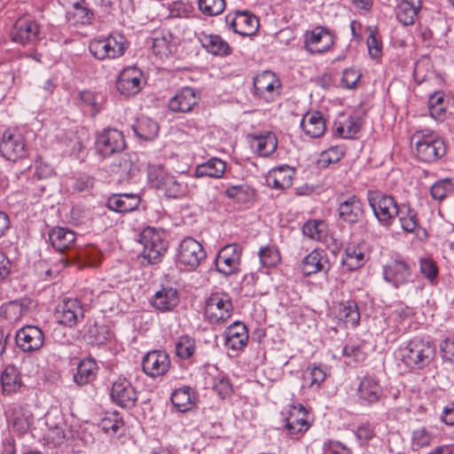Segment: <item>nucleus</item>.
Wrapping results in <instances>:
<instances>
[{
  "instance_id": "obj_1",
  "label": "nucleus",
  "mask_w": 454,
  "mask_h": 454,
  "mask_svg": "<svg viewBox=\"0 0 454 454\" xmlns=\"http://www.w3.org/2000/svg\"><path fill=\"white\" fill-rule=\"evenodd\" d=\"M435 347L429 340L416 337L398 349V356L409 369H423L434 359Z\"/></svg>"
},
{
  "instance_id": "obj_2",
  "label": "nucleus",
  "mask_w": 454,
  "mask_h": 454,
  "mask_svg": "<svg viewBox=\"0 0 454 454\" xmlns=\"http://www.w3.org/2000/svg\"><path fill=\"white\" fill-rule=\"evenodd\" d=\"M418 158L425 162H434L446 153L443 139L432 130L417 131L412 136Z\"/></svg>"
},
{
  "instance_id": "obj_3",
  "label": "nucleus",
  "mask_w": 454,
  "mask_h": 454,
  "mask_svg": "<svg viewBox=\"0 0 454 454\" xmlns=\"http://www.w3.org/2000/svg\"><path fill=\"white\" fill-rule=\"evenodd\" d=\"M147 176L149 184L168 198H181L188 192L187 184L178 181L160 165L149 166Z\"/></svg>"
},
{
  "instance_id": "obj_4",
  "label": "nucleus",
  "mask_w": 454,
  "mask_h": 454,
  "mask_svg": "<svg viewBox=\"0 0 454 454\" xmlns=\"http://www.w3.org/2000/svg\"><path fill=\"white\" fill-rule=\"evenodd\" d=\"M367 200L378 222L382 226H391L400 206L395 199L379 191H368Z\"/></svg>"
},
{
  "instance_id": "obj_5",
  "label": "nucleus",
  "mask_w": 454,
  "mask_h": 454,
  "mask_svg": "<svg viewBox=\"0 0 454 454\" xmlns=\"http://www.w3.org/2000/svg\"><path fill=\"white\" fill-rule=\"evenodd\" d=\"M139 243L143 246V250L140 253L143 265L159 263L168 250V246L160 233L151 227L145 228L141 231Z\"/></svg>"
},
{
  "instance_id": "obj_6",
  "label": "nucleus",
  "mask_w": 454,
  "mask_h": 454,
  "mask_svg": "<svg viewBox=\"0 0 454 454\" xmlns=\"http://www.w3.org/2000/svg\"><path fill=\"white\" fill-rule=\"evenodd\" d=\"M128 43L121 34H111L106 37L96 38L90 41V52L98 59H117L121 57Z\"/></svg>"
},
{
  "instance_id": "obj_7",
  "label": "nucleus",
  "mask_w": 454,
  "mask_h": 454,
  "mask_svg": "<svg viewBox=\"0 0 454 454\" xmlns=\"http://www.w3.org/2000/svg\"><path fill=\"white\" fill-rule=\"evenodd\" d=\"M207 257L202 245L192 237H185L179 243L176 261L180 266L194 270Z\"/></svg>"
},
{
  "instance_id": "obj_8",
  "label": "nucleus",
  "mask_w": 454,
  "mask_h": 454,
  "mask_svg": "<svg viewBox=\"0 0 454 454\" xmlns=\"http://www.w3.org/2000/svg\"><path fill=\"white\" fill-rule=\"evenodd\" d=\"M336 36L329 28L317 26L303 35V49L310 54H322L330 51L335 43Z\"/></svg>"
},
{
  "instance_id": "obj_9",
  "label": "nucleus",
  "mask_w": 454,
  "mask_h": 454,
  "mask_svg": "<svg viewBox=\"0 0 454 454\" xmlns=\"http://www.w3.org/2000/svg\"><path fill=\"white\" fill-rule=\"evenodd\" d=\"M232 310L231 299L226 293H214L207 300L205 313L213 324H219L229 319Z\"/></svg>"
},
{
  "instance_id": "obj_10",
  "label": "nucleus",
  "mask_w": 454,
  "mask_h": 454,
  "mask_svg": "<svg viewBox=\"0 0 454 454\" xmlns=\"http://www.w3.org/2000/svg\"><path fill=\"white\" fill-rule=\"evenodd\" d=\"M2 156L11 161H17L27 154V146L24 136L16 129L4 132L0 142Z\"/></svg>"
},
{
  "instance_id": "obj_11",
  "label": "nucleus",
  "mask_w": 454,
  "mask_h": 454,
  "mask_svg": "<svg viewBox=\"0 0 454 454\" xmlns=\"http://www.w3.org/2000/svg\"><path fill=\"white\" fill-rule=\"evenodd\" d=\"M338 215L344 223L354 225L363 221L365 215L364 205L355 194L338 196Z\"/></svg>"
},
{
  "instance_id": "obj_12",
  "label": "nucleus",
  "mask_w": 454,
  "mask_h": 454,
  "mask_svg": "<svg viewBox=\"0 0 454 454\" xmlns=\"http://www.w3.org/2000/svg\"><path fill=\"white\" fill-rule=\"evenodd\" d=\"M124 135L116 129H105L96 138L95 148L98 154L109 157L124 150Z\"/></svg>"
},
{
  "instance_id": "obj_13",
  "label": "nucleus",
  "mask_w": 454,
  "mask_h": 454,
  "mask_svg": "<svg viewBox=\"0 0 454 454\" xmlns=\"http://www.w3.org/2000/svg\"><path fill=\"white\" fill-rule=\"evenodd\" d=\"M54 317L59 325L72 328L82 321L84 309L79 300L65 299L56 307Z\"/></svg>"
},
{
  "instance_id": "obj_14",
  "label": "nucleus",
  "mask_w": 454,
  "mask_h": 454,
  "mask_svg": "<svg viewBox=\"0 0 454 454\" xmlns=\"http://www.w3.org/2000/svg\"><path fill=\"white\" fill-rule=\"evenodd\" d=\"M412 276L411 265L403 259L395 258L383 266V278L395 288L408 284Z\"/></svg>"
},
{
  "instance_id": "obj_15",
  "label": "nucleus",
  "mask_w": 454,
  "mask_h": 454,
  "mask_svg": "<svg viewBox=\"0 0 454 454\" xmlns=\"http://www.w3.org/2000/svg\"><path fill=\"white\" fill-rule=\"evenodd\" d=\"M225 23L234 33L243 36L254 35L259 27V20L248 11H236L225 16Z\"/></svg>"
},
{
  "instance_id": "obj_16",
  "label": "nucleus",
  "mask_w": 454,
  "mask_h": 454,
  "mask_svg": "<svg viewBox=\"0 0 454 454\" xmlns=\"http://www.w3.org/2000/svg\"><path fill=\"white\" fill-rule=\"evenodd\" d=\"M242 249L236 244L224 246L215 258V267L218 272L224 276L236 273L240 264Z\"/></svg>"
},
{
  "instance_id": "obj_17",
  "label": "nucleus",
  "mask_w": 454,
  "mask_h": 454,
  "mask_svg": "<svg viewBox=\"0 0 454 454\" xmlns=\"http://www.w3.org/2000/svg\"><path fill=\"white\" fill-rule=\"evenodd\" d=\"M110 397L116 405L130 409L137 403V392L128 379L120 377L112 384Z\"/></svg>"
},
{
  "instance_id": "obj_18",
  "label": "nucleus",
  "mask_w": 454,
  "mask_h": 454,
  "mask_svg": "<svg viewBox=\"0 0 454 454\" xmlns=\"http://www.w3.org/2000/svg\"><path fill=\"white\" fill-rule=\"evenodd\" d=\"M15 340L23 352L31 353L43 347L44 334L38 326L27 325L17 331Z\"/></svg>"
},
{
  "instance_id": "obj_19",
  "label": "nucleus",
  "mask_w": 454,
  "mask_h": 454,
  "mask_svg": "<svg viewBox=\"0 0 454 454\" xmlns=\"http://www.w3.org/2000/svg\"><path fill=\"white\" fill-rule=\"evenodd\" d=\"M143 73L136 67H125L118 75L117 90L124 97H132L142 90Z\"/></svg>"
},
{
  "instance_id": "obj_20",
  "label": "nucleus",
  "mask_w": 454,
  "mask_h": 454,
  "mask_svg": "<svg viewBox=\"0 0 454 454\" xmlns=\"http://www.w3.org/2000/svg\"><path fill=\"white\" fill-rule=\"evenodd\" d=\"M39 25L29 18L19 19L11 32L12 40L22 45L35 43L39 40Z\"/></svg>"
},
{
  "instance_id": "obj_21",
  "label": "nucleus",
  "mask_w": 454,
  "mask_h": 454,
  "mask_svg": "<svg viewBox=\"0 0 454 454\" xmlns=\"http://www.w3.org/2000/svg\"><path fill=\"white\" fill-rule=\"evenodd\" d=\"M280 82L271 71H264L254 79V94L265 102H271L278 95Z\"/></svg>"
},
{
  "instance_id": "obj_22",
  "label": "nucleus",
  "mask_w": 454,
  "mask_h": 454,
  "mask_svg": "<svg viewBox=\"0 0 454 454\" xmlns=\"http://www.w3.org/2000/svg\"><path fill=\"white\" fill-rule=\"evenodd\" d=\"M170 358L167 352L153 350L148 352L144 356L142 368L147 376L151 378H157L167 373L170 367Z\"/></svg>"
},
{
  "instance_id": "obj_23",
  "label": "nucleus",
  "mask_w": 454,
  "mask_h": 454,
  "mask_svg": "<svg viewBox=\"0 0 454 454\" xmlns=\"http://www.w3.org/2000/svg\"><path fill=\"white\" fill-rule=\"evenodd\" d=\"M301 270L305 277H309L318 272L327 274L331 270L327 253L324 249H313L302 259Z\"/></svg>"
},
{
  "instance_id": "obj_24",
  "label": "nucleus",
  "mask_w": 454,
  "mask_h": 454,
  "mask_svg": "<svg viewBox=\"0 0 454 454\" xmlns=\"http://www.w3.org/2000/svg\"><path fill=\"white\" fill-rule=\"evenodd\" d=\"M200 96L190 87H184L176 91L168 100V108L174 113H189L198 105Z\"/></svg>"
},
{
  "instance_id": "obj_25",
  "label": "nucleus",
  "mask_w": 454,
  "mask_h": 454,
  "mask_svg": "<svg viewBox=\"0 0 454 454\" xmlns=\"http://www.w3.org/2000/svg\"><path fill=\"white\" fill-rule=\"evenodd\" d=\"M285 426H312L314 416L303 405L291 404L287 405L281 411Z\"/></svg>"
},
{
  "instance_id": "obj_26",
  "label": "nucleus",
  "mask_w": 454,
  "mask_h": 454,
  "mask_svg": "<svg viewBox=\"0 0 454 454\" xmlns=\"http://www.w3.org/2000/svg\"><path fill=\"white\" fill-rule=\"evenodd\" d=\"M140 201L136 193H115L107 199L106 207L116 213L125 214L136 210Z\"/></svg>"
},
{
  "instance_id": "obj_27",
  "label": "nucleus",
  "mask_w": 454,
  "mask_h": 454,
  "mask_svg": "<svg viewBox=\"0 0 454 454\" xmlns=\"http://www.w3.org/2000/svg\"><path fill=\"white\" fill-rule=\"evenodd\" d=\"M295 169L288 165H281L270 169L266 176L268 185L277 190H285L293 184Z\"/></svg>"
},
{
  "instance_id": "obj_28",
  "label": "nucleus",
  "mask_w": 454,
  "mask_h": 454,
  "mask_svg": "<svg viewBox=\"0 0 454 454\" xmlns=\"http://www.w3.org/2000/svg\"><path fill=\"white\" fill-rule=\"evenodd\" d=\"M249 139L251 147L262 157L271 155L278 147V138L271 131L250 135Z\"/></svg>"
},
{
  "instance_id": "obj_29",
  "label": "nucleus",
  "mask_w": 454,
  "mask_h": 454,
  "mask_svg": "<svg viewBox=\"0 0 454 454\" xmlns=\"http://www.w3.org/2000/svg\"><path fill=\"white\" fill-rule=\"evenodd\" d=\"M225 346L233 350H240L247 346L248 331L245 324L234 322L225 330Z\"/></svg>"
},
{
  "instance_id": "obj_30",
  "label": "nucleus",
  "mask_w": 454,
  "mask_h": 454,
  "mask_svg": "<svg viewBox=\"0 0 454 454\" xmlns=\"http://www.w3.org/2000/svg\"><path fill=\"white\" fill-rule=\"evenodd\" d=\"M179 303V295L173 287H162L151 299L152 306L161 312L172 310Z\"/></svg>"
},
{
  "instance_id": "obj_31",
  "label": "nucleus",
  "mask_w": 454,
  "mask_h": 454,
  "mask_svg": "<svg viewBox=\"0 0 454 454\" xmlns=\"http://www.w3.org/2000/svg\"><path fill=\"white\" fill-rule=\"evenodd\" d=\"M201 46L215 56H227L231 54V47L220 35L201 33L199 36Z\"/></svg>"
},
{
  "instance_id": "obj_32",
  "label": "nucleus",
  "mask_w": 454,
  "mask_h": 454,
  "mask_svg": "<svg viewBox=\"0 0 454 454\" xmlns=\"http://www.w3.org/2000/svg\"><path fill=\"white\" fill-rule=\"evenodd\" d=\"M421 8V0H402L395 8L396 19L403 26L413 25Z\"/></svg>"
},
{
  "instance_id": "obj_33",
  "label": "nucleus",
  "mask_w": 454,
  "mask_h": 454,
  "mask_svg": "<svg viewBox=\"0 0 454 454\" xmlns=\"http://www.w3.org/2000/svg\"><path fill=\"white\" fill-rule=\"evenodd\" d=\"M301 127L306 135L313 138L323 136L326 129L325 121L319 112L306 114L301 121Z\"/></svg>"
},
{
  "instance_id": "obj_34",
  "label": "nucleus",
  "mask_w": 454,
  "mask_h": 454,
  "mask_svg": "<svg viewBox=\"0 0 454 454\" xmlns=\"http://www.w3.org/2000/svg\"><path fill=\"white\" fill-rule=\"evenodd\" d=\"M226 170V162L219 158L213 157L206 162L199 164L193 176L197 178L211 177L221 178Z\"/></svg>"
},
{
  "instance_id": "obj_35",
  "label": "nucleus",
  "mask_w": 454,
  "mask_h": 454,
  "mask_svg": "<svg viewBox=\"0 0 454 454\" xmlns=\"http://www.w3.org/2000/svg\"><path fill=\"white\" fill-rule=\"evenodd\" d=\"M382 395V388L376 378L364 376L358 387V395L363 401L373 403L379 401Z\"/></svg>"
},
{
  "instance_id": "obj_36",
  "label": "nucleus",
  "mask_w": 454,
  "mask_h": 454,
  "mask_svg": "<svg viewBox=\"0 0 454 454\" xmlns=\"http://www.w3.org/2000/svg\"><path fill=\"white\" fill-rule=\"evenodd\" d=\"M75 233L64 227H55L49 233V241L60 253L69 248L75 240Z\"/></svg>"
},
{
  "instance_id": "obj_37",
  "label": "nucleus",
  "mask_w": 454,
  "mask_h": 454,
  "mask_svg": "<svg viewBox=\"0 0 454 454\" xmlns=\"http://www.w3.org/2000/svg\"><path fill=\"white\" fill-rule=\"evenodd\" d=\"M51 429L52 432L57 431V434L61 430L63 440H66L74 447H80L93 441L92 435L86 432L85 427H65L64 429L62 427H51Z\"/></svg>"
},
{
  "instance_id": "obj_38",
  "label": "nucleus",
  "mask_w": 454,
  "mask_h": 454,
  "mask_svg": "<svg viewBox=\"0 0 454 454\" xmlns=\"http://www.w3.org/2000/svg\"><path fill=\"white\" fill-rule=\"evenodd\" d=\"M0 381L4 395L16 393L22 385L20 373L14 365H7L4 368L1 373Z\"/></svg>"
},
{
  "instance_id": "obj_39",
  "label": "nucleus",
  "mask_w": 454,
  "mask_h": 454,
  "mask_svg": "<svg viewBox=\"0 0 454 454\" xmlns=\"http://www.w3.org/2000/svg\"><path fill=\"white\" fill-rule=\"evenodd\" d=\"M98 370V367L95 359H83L77 366V371L74 375V381L79 386L87 385L96 379Z\"/></svg>"
},
{
  "instance_id": "obj_40",
  "label": "nucleus",
  "mask_w": 454,
  "mask_h": 454,
  "mask_svg": "<svg viewBox=\"0 0 454 454\" xmlns=\"http://www.w3.org/2000/svg\"><path fill=\"white\" fill-rule=\"evenodd\" d=\"M159 129L158 123L147 116H140L132 125L135 134L145 141L154 139L158 135Z\"/></svg>"
},
{
  "instance_id": "obj_41",
  "label": "nucleus",
  "mask_w": 454,
  "mask_h": 454,
  "mask_svg": "<svg viewBox=\"0 0 454 454\" xmlns=\"http://www.w3.org/2000/svg\"><path fill=\"white\" fill-rule=\"evenodd\" d=\"M365 262V254L359 246L348 245L345 248L341 262L348 270H355L361 268Z\"/></svg>"
},
{
  "instance_id": "obj_42",
  "label": "nucleus",
  "mask_w": 454,
  "mask_h": 454,
  "mask_svg": "<svg viewBox=\"0 0 454 454\" xmlns=\"http://www.w3.org/2000/svg\"><path fill=\"white\" fill-rule=\"evenodd\" d=\"M396 217H398L401 227L405 232L413 233L419 227L418 213L409 204H400Z\"/></svg>"
},
{
  "instance_id": "obj_43",
  "label": "nucleus",
  "mask_w": 454,
  "mask_h": 454,
  "mask_svg": "<svg viewBox=\"0 0 454 454\" xmlns=\"http://www.w3.org/2000/svg\"><path fill=\"white\" fill-rule=\"evenodd\" d=\"M67 18L74 25H90L94 19V13L84 0H82L73 4L72 10L67 12Z\"/></svg>"
},
{
  "instance_id": "obj_44",
  "label": "nucleus",
  "mask_w": 454,
  "mask_h": 454,
  "mask_svg": "<svg viewBox=\"0 0 454 454\" xmlns=\"http://www.w3.org/2000/svg\"><path fill=\"white\" fill-rule=\"evenodd\" d=\"M194 393L190 387H184L172 392V404L180 412L190 411L193 407Z\"/></svg>"
},
{
  "instance_id": "obj_45",
  "label": "nucleus",
  "mask_w": 454,
  "mask_h": 454,
  "mask_svg": "<svg viewBox=\"0 0 454 454\" xmlns=\"http://www.w3.org/2000/svg\"><path fill=\"white\" fill-rule=\"evenodd\" d=\"M336 317L347 325L356 326L360 320V313L356 303L354 301L340 302L338 305Z\"/></svg>"
},
{
  "instance_id": "obj_46",
  "label": "nucleus",
  "mask_w": 454,
  "mask_h": 454,
  "mask_svg": "<svg viewBox=\"0 0 454 454\" xmlns=\"http://www.w3.org/2000/svg\"><path fill=\"white\" fill-rule=\"evenodd\" d=\"M361 120L357 116H349L343 122H334V131L341 138H353L361 129Z\"/></svg>"
},
{
  "instance_id": "obj_47",
  "label": "nucleus",
  "mask_w": 454,
  "mask_h": 454,
  "mask_svg": "<svg viewBox=\"0 0 454 454\" xmlns=\"http://www.w3.org/2000/svg\"><path fill=\"white\" fill-rule=\"evenodd\" d=\"M224 194L227 198L235 200L238 203L245 204L253 200L254 190L247 184L232 185L228 187Z\"/></svg>"
},
{
  "instance_id": "obj_48",
  "label": "nucleus",
  "mask_w": 454,
  "mask_h": 454,
  "mask_svg": "<svg viewBox=\"0 0 454 454\" xmlns=\"http://www.w3.org/2000/svg\"><path fill=\"white\" fill-rule=\"evenodd\" d=\"M302 233L310 239L323 241L327 235V224L322 220H309L303 224Z\"/></svg>"
},
{
  "instance_id": "obj_49",
  "label": "nucleus",
  "mask_w": 454,
  "mask_h": 454,
  "mask_svg": "<svg viewBox=\"0 0 454 454\" xmlns=\"http://www.w3.org/2000/svg\"><path fill=\"white\" fill-rule=\"evenodd\" d=\"M85 336L91 345L101 346L107 342L111 333L106 325L94 323L89 326Z\"/></svg>"
},
{
  "instance_id": "obj_50",
  "label": "nucleus",
  "mask_w": 454,
  "mask_h": 454,
  "mask_svg": "<svg viewBox=\"0 0 454 454\" xmlns=\"http://www.w3.org/2000/svg\"><path fill=\"white\" fill-rule=\"evenodd\" d=\"M196 351L195 339L184 334L180 336L175 344V352L177 357L187 360L193 356Z\"/></svg>"
},
{
  "instance_id": "obj_51",
  "label": "nucleus",
  "mask_w": 454,
  "mask_h": 454,
  "mask_svg": "<svg viewBox=\"0 0 454 454\" xmlns=\"http://www.w3.org/2000/svg\"><path fill=\"white\" fill-rule=\"evenodd\" d=\"M342 356L348 359V363L356 364H362L366 359V353L364 350V345L360 343L348 342L342 348Z\"/></svg>"
},
{
  "instance_id": "obj_52",
  "label": "nucleus",
  "mask_w": 454,
  "mask_h": 454,
  "mask_svg": "<svg viewBox=\"0 0 454 454\" xmlns=\"http://www.w3.org/2000/svg\"><path fill=\"white\" fill-rule=\"evenodd\" d=\"M78 105L84 111H88L91 115L99 112L98 103V95L90 90H82L77 95Z\"/></svg>"
},
{
  "instance_id": "obj_53",
  "label": "nucleus",
  "mask_w": 454,
  "mask_h": 454,
  "mask_svg": "<svg viewBox=\"0 0 454 454\" xmlns=\"http://www.w3.org/2000/svg\"><path fill=\"white\" fill-rule=\"evenodd\" d=\"M261 264L266 268L277 266L281 260L280 253L276 246L262 247L258 252Z\"/></svg>"
},
{
  "instance_id": "obj_54",
  "label": "nucleus",
  "mask_w": 454,
  "mask_h": 454,
  "mask_svg": "<svg viewBox=\"0 0 454 454\" xmlns=\"http://www.w3.org/2000/svg\"><path fill=\"white\" fill-rule=\"evenodd\" d=\"M12 426H32L35 423L33 414L22 407L13 408L7 415Z\"/></svg>"
},
{
  "instance_id": "obj_55",
  "label": "nucleus",
  "mask_w": 454,
  "mask_h": 454,
  "mask_svg": "<svg viewBox=\"0 0 454 454\" xmlns=\"http://www.w3.org/2000/svg\"><path fill=\"white\" fill-rule=\"evenodd\" d=\"M326 372L320 365L308 367L304 373L305 382H309L313 390H318L326 379Z\"/></svg>"
},
{
  "instance_id": "obj_56",
  "label": "nucleus",
  "mask_w": 454,
  "mask_h": 454,
  "mask_svg": "<svg viewBox=\"0 0 454 454\" xmlns=\"http://www.w3.org/2000/svg\"><path fill=\"white\" fill-rule=\"evenodd\" d=\"M434 436L427 427H417L411 434V447L413 450L428 447Z\"/></svg>"
},
{
  "instance_id": "obj_57",
  "label": "nucleus",
  "mask_w": 454,
  "mask_h": 454,
  "mask_svg": "<svg viewBox=\"0 0 454 454\" xmlns=\"http://www.w3.org/2000/svg\"><path fill=\"white\" fill-rule=\"evenodd\" d=\"M454 191V181L445 178L435 182L430 189L432 197L439 201L443 200L449 194Z\"/></svg>"
},
{
  "instance_id": "obj_58",
  "label": "nucleus",
  "mask_w": 454,
  "mask_h": 454,
  "mask_svg": "<svg viewBox=\"0 0 454 454\" xmlns=\"http://www.w3.org/2000/svg\"><path fill=\"white\" fill-rule=\"evenodd\" d=\"M114 171H115L116 174H119L120 182H127L136 176L138 168L129 157L124 156L121 159L119 165L116 167V169H114Z\"/></svg>"
},
{
  "instance_id": "obj_59",
  "label": "nucleus",
  "mask_w": 454,
  "mask_h": 454,
  "mask_svg": "<svg viewBox=\"0 0 454 454\" xmlns=\"http://www.w3.org/2000/svg\"><path fill=\"white\" fill-rule=\"evenodd\" d=\"M199 10L207 16H217L225 9V0H198Z\"/></svg>"
},
{
  "instance_id": "obj_60",
  "label": "nucleus",
  "mask_w": 454,
  "mask_h": 454,
  "mask_svg": "<svg viewBox=\"0 0 454 454\" xmlns=\"http://www.w3.org/2000/svg\"><path fill=\"white\" fill-rule=\"evenodd\" d=\"M213 389L223 399L230 396L233 391L229 378L221 373L214 378Z\"/></svg>"
},
{
  "instance_id": "obj_61",
  "label": "nucleus",
  "mask_w": 454,
  "mask_h": 454,
  "mask_svg": "<svg viewBox=\"0 0 454 454\" xmlns=\"http://www.w3.org/2000/svg\"><path fill=\"white\" fill-rule=\"evenodd\" d=\"M25 312V308L21 302L12 301L4 306L3 314L10 322L19 321Z\"/></svg>"
},
{
  "instance_id": "obj_62",
  "label": "nucleus",
  "mask_w": 454,
  "mask_h": 454,
  "mask_svg": "<svg viewBox=\"0 0 454 454\" xmlns=\"http://www.w3.org/2000/svg\"><path fill=\"white\" fill-rule=\"evenodd\" d=\"M361 74L354 67L344 69L340 80V85L344 89L353 90L357 87L361 79Z\"/></svg>"
},
{
  "instance_id": "obj_63",
  "label": "nucleus",
  "mask_w": 454,
  "mask_h": 454,
  "mask_svg": "<svg viewBox=\"0 0 454 454\" xmlns=\"http://www.w3.org/2000/svg\"><path fill=\"white\" fill-rule=\"evenodd\" d=\"M419 270L421 274L431 283L434 282L438 276V268L436 263L429 258H421L419 260Z\"/></svg>"
},
{
  "instance_id": "obj_64",
  "label": "nucleus",
  "mask_w": 454,
  "mask_h": 454,
  "mask_svg": "<svg viewBox=\"0 0 454 454\" xmlns=\"http://www.w3.org/2000/svg\"><path fill=\"white\" fill-rule=\"evenodd\" d=\"M440 350L444 360L454 363V335L442 340Z\"/></svg>"
}]
</instances>
